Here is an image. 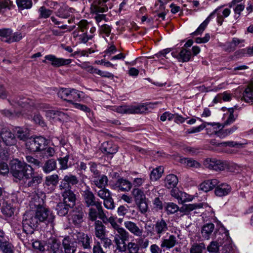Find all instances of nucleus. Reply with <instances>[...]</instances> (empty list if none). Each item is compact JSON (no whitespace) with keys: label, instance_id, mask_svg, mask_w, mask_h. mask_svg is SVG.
I'll return each instance as SVG.
<instances>
[{"label":"nucleus","instance_id":"f257e3e1","mask_svg":"<svg viewBox=\"0 0 253 253\" xmlns=\"http://www.w3.org/2000/svg\"><path fill=\"white\" fill-rule=\"evenodd\" d=\"M91 2L90 12L94 15V19L96 23L104 20L107 21L106 15L103 13L107 12L109 8L112 7L113 5L110 0H89Z\"/></svg>","mask_w":253,"mask_h":253},{"label":"nucleus","instance_id":"f03ea898","mask_svg":"<svg viewBox=\"0 0 253 253\" xmlns=\"http://www.w3.org/2000/svg\"><path fill=\"white\" fill-rule=\"evenodd\" d=\"M34 172V169L25 162H21L17 160H14L10 164V173L18 180H24Z\"/></svg>","mask_w":253,"mask_h":253},{"label":"nucleus","instance_id":"7ed1b4c3","mask_svg":"<svg viewBox=\"0 0 253 253\" xmlns=\"http://www.w3.org/2000/svg\"><path fill=\"white\" fill-rule=\"evenodd\" d=\"M202 203L186 204L184 205L180 208L175 204L171 202L168 203L166 207L167 213L171 214L175 213L178 211L181 212H189L194 210L203 208Z\"/></svg>","mask_w":253,"mask_h":253},{"label":"nucleus","instance_id":"20e7f679","mask_svg":"<svg viewBox=\"0 0 253 253\" xmlns=\"http://www.w3.org/2000/svg\"><path fill=\"white\" fill-rule=\"evenodd\" d=\"M57 94L62 99L73 104L74 101H79L81 98L80 92L74 88H61Z\"/></svg>","mask_w":253,"mask_h":253},{"label":"nucleus","instance_id":"39448f33","mask_svg":"<svg viewBox=\"0 0 253 253\" xmlns=\"http://www.w3.org/2000/svg\"><path fill=\"white\" fill-rule=\"evenodd\" d=\"M47 145L46 139L41 136L30 138L26 143V148L33 152L43 150Z\"/></svg>","mask_w":253,"mask_h":253},{"label":"nucleus","instance_id":"423d86ee","mask_svg":"<svg viewBox=\"0 0 253 253\" xmlns=\"http://www.w3.org/2000/svg\"><path fill=\"white\" fill-rule=\"evenodd\" d=\"M81 193L83 202L86 207H95L97 208L98 207H100V203L101 202L96 200V198L88 186L82 189Z\"/></svg>","mask_w":253,"mask_h":253},{"label":"nucleus","instance_id":"0eeeda50","mask_svg":"<svg viewBox=\"0 0 253 253\" xmlns=\"http://www.w3.org/2000/svg\"><path fill=\"white\" fill-rule=\"evenodd\" d=\"M204 165L206 168L215 171L230 169V164L228 162L222 161L214 158L207 159L205 161Z\"/></svg>","mask_w":253,"mask_h":253},{"label":"nucleus","instance_id":"6e6552de","mask_svg":"<svg viewBox=\"0 0 253 253\" xmlns=\"http://www.w3.org/2000/svg\"><path fill=\"white\" fill-rule=\"evenodd\" d=\"M35 213L39 222L46 224L52 223L54 219V216L49 210L43 206L38 207Z\"/></svg>","mask_w":253,"mask_h":253},{"label":"nucleus","instance_id":"1a4fd4ad","mask_svg":"<svg viewBox=\"0 0 253 253\" xmlns=\"http://www.w3.org/2000/svg\"><path fill=\"white\" fill-rule=\"evenodd\" d=\"M169 221L164 218L158 219L153 226V232L151 235H156L160 238L169 230Z\"/></svg>","mask_w":253,"mask_h":253},{"label":"nucleus","instance_id":"9d476101","mask_svg":"<svg viewBox=\"0 0 253 253\" xmlns=\"http://www.w3.org/2000/svg\"><path fill=\"white\" fill-rule=\"evenodd\" d=\"M97 217L102 220L104 223H106L105 219H107V216L103 209L101 203H100V207L94 208L93 207H90L88 210V218L90 220L97 221Z\"/></svg>","mask_w":253,"mask_h":253},{"label":"nucleus","instance_id":"9b49d317","mask_svg":"<svg viewBox=\"0 0 253 253\" xmlns=\"http://www.w3.org/2000/svg\"><path fill=\"white\" fill-rule=\"evenodd\" d=\"M38 221L36 213L26 212L23 217V227L27 229L33 228L34 230L38 226Z\"/></svg>","mask_w":253,"mask_h":253},{"label":"nucleus","instance_id":"f8f14e48","mask_svg":"<svg viewBox=\"0 0 253 253\" xmlns=\"http://www.w3.org/2000/svg\"><path fill=\"white\" fill-rule=\"evenodd\" d=\"M42 177L40 174L34 175V172L23 180V186L26 188H36L42 182Z\"/></svg>","mask_w":253,"mask_h":253},{"label":"nucleus","instance_id":"ddd939ff","mask_svg":"<svg viewBox=\"0 0 253 253\" xmlns=\"http://www.w3.org/2000/svg\"><path fill=\"white\" fill-rule=\"evenodd\" d=\"M69 220L75 225L79 226L83 222L84 211L82 206H78L74 209L70 214Z\"/></svg>","mask_w":253,"mask_h":253},{"label":"nucleus","instance_id":"4468645a","mask_svg":"<svg viewBox=\"0 0 253 253\" xmlns=\"http://www.w3.org/2000/svg\"><path fill=\"white\" fill-rule=\"evenodd\" d=\"M8 101L11 105H17L22 108H29L31 110L35 104L34 100L25 96H19L11 101L8 100Z\"/></svg>","mask_w":253,"mask_h":253},{"label":"nucleus","instance_id":"2eb2a0df","mask_svg":"<svg viewBox=\"0 0 253 253\" xmlns=\"http://www.w3.org/2000/svg\"><path fill=\"white\" fill-rule=\"evenodd\" d=\"M73 238L76 243L82 246L84 249L90 248L91 238L87 234L83 232H77L74 234Z\"/></svg>","mask_w":253,"mask_h":253},{"label":"nucleus","instance_id":"dca6fc26","mask_svg":"<svg viewBox=\"0 0 253 253\" xmlns=\"http://www.w3.org/2000/svg\"><path fill=\"white\" fill-rule=\"evenodd\" d=\"M46 253H63L62 246L55 239H50L45 244Z\"/></svg>","mask_w":253,"mask_h":253},{"label":"nucleus","instance_id":"f3484780","mask_svg":"<svg viewBox=\"0 0 253 253\" xmlns=\"http://www.w3.org/2000/svg\"><path fill=\"white\" fill-rule=\"evenodd\" d=\"M45 59L50 62L51 64L55 67H59L62 66L68 65L70 64L72 60L71 59H64L62 58H57L55 55L49 54L44 57Z\"/></svg>","mask_w":253,"mask_h":253},{"label":"nucleus","instance_id":"a211bd4d","mask_svg":"<svg viewBox=\"0 0 253 253\" xmlns=\"http://www.w3.org/2000/svg\"><path fill=\"white\" fill-rule=\"evenodd\" d=\"M0 136L6 145L12 146L16 143L15 136L10 130L3 128L0 133Z\"/></svg>","mask_w":253,"mask_h":253},{"label":"nucleus","instance_id":"6ab92c4d","mask_svg":"<svg viewBox=\"0 0 253 253\" xmlns=\"http://www.w3.org/2000/svg\"><path fill=\"white\" fill-rule=\"evenodd\" d=\"M124 226L131 234L137 237H141L143 230L142 227H139L136 223L131 221L124 222Z\"/></svg>","mask_w":253,"mask_h":253},{"label":"nucleus","instance_id":"aec40b11","mask_svg":"<svg viewBox=\"0 0 253 253\" xmlns=\"http://www.w3.org/2000/svg\"><path fill=\"white\" fill-rule=\"evenodd\" d=\"M33 228L27 229L23 227L22 232L17 234L18 237L24 243L30 244L34 240L32 235L34 234Z\"/></svg>","mask_w":253,"mask_h":253},{"label":"nucleus","instance_id":"412c9836","mask_svg":"<svg viewBox=\"0 0 253 253\" xmlns=\"http://www.w3.org/2000/svg\"><path fill=\"white\" fill-rule=\"evenodd\" d=\"M178 244V241L176 236L174 235H170L168 238H163L161 241V248L169 249L174 247Z\"/></svg>","mask_w":253,"mask_h":253},{"label":"nucleus","instance_id":"4be33fe9","mask_svg":"<svg viewBox=\"0 0 253 253\" xmlns=\"http://www.w3.org/2000/svg\"><path fill=\"white\" fill-rule=\"evenodd\" d=\"M231 191V186L224 183H218L215 187V194L218 197H223L228 195Z\"/></svg>","mask_w":253,"mask_h":253},{"label":"nucleus","instance_id":"5701e85b","mask_svg":"<svg viewBox=\"0 0 253 253\" xmlns=\"http://www.w3.org/2000/svg\"><path fill=\"white\" fill-rule=\"evenodd\" d=\"M94 235L98 239H102L106 236V227L100 220L95 221L94 224Z\"/></svg>","mask_w":253,"mask_h":253},{"label":"nucleus","instance_id":"b1692460","mask_svg":"<svg viewBox=\"0 0 253 253\" xmlns=\"http://www.w3.org/2000/svg\"><path fill=\"white\" fill-rule=\"evenodd\" d=\"M63 197V202L69 205V207H74L75 205L76 196L74 193L71 190L63 191L62 193Z\"/></svg>","mask_w":253,"mask_h":253},{"label":"nucleus","instance_id":"393cba45","mask_svg":"<svg viewBox=\"0 0 253 253\" xmlns=\"http://www.w3.org/2000/svg\"><path fill=\"white\" fill-rule=\"evenodd\" d=\"M14 247L6 238L0 239V253H14Z\"/></svg>","mask_w":253,"mask_h":253},{"label":"nucleus","instance_id":"a878e982","mask_svg":"<svg viewBox=\"0 0 253 253\" xmlns=\"http://www.w3.org/2000/svg\"><path fill=\"white\" fill-rule=\"evenodd\" d=\"M101 151L106 154H113L117 152V147L112 141L103 143L100 148Z\"/></svg>","mask_w":253,"mask_h":253},{"label":"nucleus","instance_id":"bb28decb","mask_svg":"<svg viewBox=\"0 0 253 253\" xmlns=\"http://www.w3.org/2000/svg\"><path fill=\"white\" fill-rule=\"evenodd\" d=\"M218 183L219 181L216 179L207 180L200 185V188L202 190L207 192L213 189Z\"/></svg>","mask_w":253,"mask_h":253},{"label":"nucleus","instance_id":"cd10ccee","mask_svg":"<svg viewBox=\"0 0 253 253\" xmlns=\"http://www.w3.org/2000/svg\"><path fill=\"white\" fill-rule=\"evenodd\" d=\"M178 182L177 176L172 174L167 175L164 180V185L168 189H173L176 187Z\"/></svg>","mask_w":253,"mask_h":253},{"label":"nucleus","instance_id":"c85d7f7f","mask_svg":"<svg viewBox=\"0 0 253 253\" xmlns=\"http://www.w3.org/2000/svg\"><path fill=\"white\" fill-rule=\"evenodd\" d=\"M214 229V225L212 223L205 224L202 228L201 233L204 238L206 240L210 239V236Z\"/></svg>","mask_w":253,"mask_h":253},{"label":"nucleus","instance_id":"c756f323","mask_svg":"<svg viewBox=\"0 0 253 253\" xmlns=\"http://www.w3.org/2000/svg\"><path fill=\"white\" fill-rule=\"evenodd\" d=\"M13 131L14 135L20 140H25L29 136V130L26 128L15 127Z\"/></svg>","mask_w":253,"mask_h":253},{"label":"nucleus","instance_id":"7c9ffc66","mask_svg":"<svg viewBox=\"0 0 253 253\" xmlns=\"http://www.w3.org/2000/svg\"><path fill=\"white\" fill-rule=\"evenodd\" d=\"M217 9H216L215 10H214L206 18V19L201 24V25L197 28V29L193 33H191V35L192 36H196V35H201L204 32V31L207 27L208 24H209V23L211 20V17L214 14V13L217 11Z\"/></svg>","mask_w":253,"mask_h":253},{"label":"nucleus","instance_id":"2f4dec72","mask_svg":"<svg viewBox=\"0 0 253 253\" xmlns=\"http://www.w3.org/2000/svg\"><path fill=\"white\" fill-rule=\"evenodd\" d=\"M63 246L65 253H75L76 251V247L74 243L69 240V237H66L63 240Z\"/></svg>","mask_w":253,"mask_h":253},{"label":"nucleus","instance_id":"473e14b6","mask_svg":"<svg viewBox=\"0 0 253 253\" xmlns=\"http://www.w3.org/2000/svg\"><path fill=\"white\" fill-rule=\"evenodd\" d=\"M45 116L49 119H58L59 120L64 119L66 115L58 110H46L45 111Z\"/></svg>","mask_w":253,"mask_h":253},{"label":"nucleus","instance_id":"72a5a7b5","mask_svg":"<svg viewBox=\"0 0 253 253\" xmlns=\"http://www.w3.org/2000/svg\"><path fill=\"white\" fill-rule=\"evenodd\" d=\"M115 185L122 191H128L132 186V184L129 181L123 178L119 179Z\"/></svg>","mask_w":253,"mask_h":253},{"label":"nucleus","instance_id":"f704fd0d","mask_svg":"<svg viewBox=\"0 0 253 253\" xmlns=\"http://www.w3.org/2000/svg\"><path fill=\"white\" fill-rule=\"evenodd\" d=\"M126 114L143 113L147 110V108L143 106H126Z\"/></svg>","mask_w":253,"mask_h":253},{"label":"nucleus","instance_id":"c9c22d12","mask_svg":"<svg viewBox=\"0 0 253 253\" xmlns=\"http://www.w3.org/2000/svg\"><path fill=\"white\" fill-rule=\"evenodd\" d=\"M72 208L73 207H69V205L67 204H65L64 202H60L57 204L56 210L59 215L63 216L67 215L69 210Z\"/></svg>","mask_w":253,"mask_h":253},{"label":"nucleus","instance_id":"e433bc0d","mask_svg":"<svg viewBox=\"0 0 253 253\" xmlns=\"http://www.w3.org/2000/svg\"><path fill=\"white\" fill-rule=\"evenodd\" d=\"M42 168L44 172L48 173L56 169V161L53 159H49L45 162Z\"/></svg>","mask_w":253,"mask_h":253},{"label":"nucleus","instance_id":"4c0bfd02","mask_svg":"<svg viewBox=\"0 0 253 253\" xmlns=\"http://www.w3.org/2000/svg\"><path fill=\"white\" fill-rule=\"evenodd\" d=\"M191 52L190 50L185 48H182L181 51L177 56L179 61L185 62L190 60L191 57Z\"/></svg>","mask_w":253,"mask_h":253},{"label":"nucleus","instance_id":"58836bf2","mask_svg":"<svg viewBox=\"0 0 253 253\" xmlns=\"http://www.w3.org/2000/svg\"><path fill=\"white\" fill-rule=\"evenodd\" d=\"M132 193L136 203L146 199L143 191L140 189H133Z\"/></svg>","mask_w":253,"mask_h":253},{"label":"nucleus","instance_id":"ea45409f","mask_svg":"<svg viewBox=\"0 0 253 253\" xmlns=\"http://www.w3.org/2000/svg\"><path fill=\"white\" fill-rule=\"evenodd\" d=\"M205 249L206 246L204 243H194L190 249V253H203Z\"/></svg>","mask_w":253,"mask_h":253},{"label":"nucleus","instance_id":"a19ab883","mask_svg":"<svg viewBox=\"0 0 253 253\" xmlns=\"http://www.w3.org/2000/svg\"><path fill=\"white\" fill-rule=\"evenodd\" d=\"M93 182L97 187L99 188H103L107 184L108 178L105 175H98V177H95Z\"/></svg>","mask_w":253,"mask_h":253},{"label":"nucleus","instance_id":"79ce46f5","mask_svg":"<svg viewBox=\"0 0 253 253\" xmlns=\"http://www.w3.org/2000/svg\"><path fill=\"white\" fill-rule=\"evenodd\" d=\"M0 113L3 116L8 118L10 119H13L19 117L22 115V112L14 111V112L8 109H3L0 111Z\"/></svg>","mask_w":253,"mask_h":253},{"label":"nucleus","instance_id":"37998d69","mask_svg":"<svg viewBox=\"0 0 253 253\" xmlns=\"http://www.w3.org/2000/svg\"><path fill=\"white\" fill-rule=\"evenodd\" d=\"M101 22L97 23L99 27V33L100 35L104 34L106 36L108 37L111 33L112 27L111 26L107 24H101Z\"/></svg>","mask_w":253,"mask_h":253},{"label":"nucleus","instance_id":"c03bdc74","mask_svg":"<svg viewBox=\"0 0 253 253\" xmlns=\"http://www.w3.org/2000/svg\"><path fill=\"white\" fill-rule=\"evenodd\" d=\"M242 99L246 102H253V89L248 87L243 92Z\"/></svg>","mask_w":253,"mask_h":253},{"label":"nucleus","instance_id":"a18cd8bd","mask_svg":"<svg viewBox=\"0 0 253 253\" xmlns=\"http://www.w3.org/2000/svg\"><path fill=\"white\" fill-rule=\"evenodd\" d=\"M115 230L117 232L115 236H117L119 238H121L123 240H128L129 238V233L124 228L119 226Z\"/></svg>","mask_w":253,"mask_h":253},{"label":"nucleus","instance_id":"49530a36","mask_svg":"<svg viewBox=\"0 0 253 253\" xmlns=\"http://www.w3.org/2000/svg\"><path fill=\"white\" fill-rule=\"evenodd\" d=\"M24 37V35L22 33L19 32H16L14 33H12V35L6 40L5 42L7 43H11L14 42H17L20 41Z\"/></svg>","mask_w":253,"mask_h":253},{"label":"nucleus","instance_id":"de8ad7c7","mask_svg":"<svg viewBox=\"0 0 253 253\" xmlns=\"http://www.w3.org/2000/svg\"><path fill=\"white\" fill-rule=\"evenodd\" d=\"M58 182V176L57 174H53L46 176L45 183L47 186H56Z\"/></svg>","mask_w":253,"mask_h":253},{"label":"nucleus","instance_id":"09e8293b","mask_svg":"<svg viewBox=\"0 0 253 253\" xmlns=\"http://www.w3.org/2000/svg\"><path fill=\"white\" fill-rule=\"evenodd\" d=\"M39 12L40 13L39 18L46 19L50 16L52 13V11L42 6L39 9Z\"/></svg>","mask_w":253,"mask_h":253},{"label":"nucleus","instance_id":"8fccbe9b","mask_svg":"<svg viewBox=\"0 0 253 253\" xmlns=\"http://www.w3.org/2000/svg\"><path fill=\"white\" fill-rule=\"evenodd\" d=\"M16 3L21 9H30L32 6L31 0H16Z\"/></svg>","mask_w":253,"mask_h":253},{"label":"nucleus","instance_id":"3c124183","mask_svg":"<svg viewBox=\"0 0 253 253\" xmlns=\"http://www.w3.org/2000/svg\"><path fill=\"white\" fill-rule=\"evenodd\" d=\"M181 163L185 164L187 167L191 168H199L200 164L192 159L184 158L181 159Z\"/></svg>","mask_w":253,"mask_h":253},{"label":"nucleus","instance_id":"603ef678","mask_svg":"<svg viewBox=\"0 0 253 253\" xmlns=\"http://www.w3.org/2000/svg\"><path fill=\"white\" fill-rule=\"evenodd\" d=\"M220 245L217 241H211L208 246L207 251L210 253H218Z\"/></svg>","mask_w":253,"mask_h":253},{"label":"nucleus","instance_id":"864d4df0","mask_svg":"<svg viewBox=\"0 0 253 253\" xmlns=\"http://www.w3.org/2000/svg\"><path fill=\"white\" fill-rule=\"evenodd\" d=\"M97 192V196L101 199L104 200V199H106L111 196V193L108 189L105 188V187L101 188Z\"/></svg>","mask_w":253,"mask_h":253},{"label":"nucleus","instance_id":"5fc2aeb1","mask_svg":"<svg viewBox=\"0 0 253 253\" xmlns=\"http://www.w3.org/2000/svg\"><path fill=\"white\" fill-rule=\"evenodd\" d=\"M26 160L28 163L32 165L35 167L40 168L42 166V163L40 161L31 156H26Z\"/></svg>","mask_w":253,"mask_h":253},{"label":"nucleus","instance_id":"6e6d98bb","mask_svg":"<svg viewBox=\"0 0 253 253\" xmlns=\"http://www.w3.org/2000/svg\"><path fill=\"white\" fill-rule=\"evenodd\" d=\"M205 124H206L207 126H212V130L210 131V132L209 131V130L210 129L211 127H206V130L207 131V133L210 135H211L212 134H215V132H214V130H218V129H219L221 126H222V125H221L219 123H211L205 122Z\"/></svg>","mask_w":253,"mask_h":253},{"label":"nucleus","instance_id":"4d7b16f0","mask_svg":"<svg viewBox=\"0 0 253 253\" xmlns=\"http://www.w3.org/2000/svg\"><path fill=\"white\" fill-rule=\"evenodd\" d=\"M162 172L163 170L161 168L154 169L150 174L151 179L155 181L158 180L161 177Z\"/></svg>","mask_w":253,"mask_h":253},{"label":"nucleus","instance_id":"13d9d810","mask_svg":"<svg viewBox=\"0 0 253 253\" xmlns=\"http://www.w3.org/2000/svg\"><path fill=\"white\" fill-rule=\"evenodd\" d=\"M126 249L128 250L129 253H140L138 252L139 247L138 243L132 242H129L127 245Z\"/></svg>","mask_w":253,"mask_h":253},{"label":"nucleus","instance_id":"bf43d9fd","mask_svg":"<svg viewBox=\"0 0 253 253\" xmlns=\"http://www.w3.org/2000/svg\"><path fill=\"white\" fill-rule=\"evenodd\" d=\"M14 211L11 205L8 204L4 206L1 209L2 213L8 217L11 216L14 214Z\"/></svg>","mask_w":253,"mask_h":253},{"label":"nucleus","instance_id":"052dcab7","mask_svg":"<svg viewBox=\"0 0 253 253\" xmlns=\"http://www.w3.org/2000/svg\"><path fill=\"white\" fill-rule=\"evenodd\" d=\"M79 41L80 43H86L89 40L93 38V35H87V32L83 33L78 36Z\"/></svg>","mask_w":253,"mask_h":253},{"label":"nucleus","instance_id":"680f3d73","mask_svg":"<svg viewBox=\"0 0 253 253\" xmlns=\"http://www.w3.org/2000/svg\"><path fill=\"white\" fill-rule=\"evenodd\" d=\"M104 207L108 210H113L115 208V204L112 197H110L103 200Z\"/></svg>","mask_w":253,"mask_h":253},{"label":"nucleus","instance_id":"e2e57ef3","mask_svg":"<svg viewBox=\"0 0 253 253\" xmlns=\"http://www.w3.org/2000/svg\"><path fill=\"white\" fill-rule=\"evenodd\" d=\"M105 250H109L113 246V243L111 239L106 236L102 237V239H99Z\"/></svg>","mask_w":253,"mask_h":253},{"label":"nucleus","instance_id":"0e129e2a","mask_svg":"<svg viewBox=\"0 0 253 253\" xmlns=\"http://www.w3.org/2000/svg\"><path fill=\"white\" fill-rule=\"evenodd\" d=\"M58 160L60 166V169H66L68 168V162L69 156L68 155L63 158H59L58 159Z\"/></svg>","mask_w":253,"mask_h":253},{"label":"nucleus","instance_id":"69168bd1","mask_svg":"<svg viewBox=\"0 0 253 253\" xmlns=\"http://www.w3.org/2000/svg\"><path fill=\"white\" fill-rule=\"evenodd\" d=\"M65 181H67L70 185H75L78 183L77 177L72 174L66 175L64 177Z\"/></svg>","mask_w":253,"mask_h":253},{"label":"nucleus","instance_id":"338daca9","mask_svg":"<svg viewBox=\"0 0 253 253\" xmlns=\"http://www.w3.org/2000/svg\"><path fill=\"white\" fill-rule=\"evenodd\" d=\"M80 31L82 33L87 32L86 30L88 27L89 23L86 20H81L77 24Z\"/></svg>","mask_w":253,"mask_h":253},{"label":"nucleus","instance_id":"774afa93","mask_svg":"<svg viewBox=\"0 0 253 253\" xmlns=\"http://www.w3.org/2000/svg\"><path fill=\"white\" fill-rule=\"evenodd\" d=\"M139 207L140 211L141 213H144L147 211L148 209V204L146 202V199L136 203Z\"/></svg>","mask_w":253,"mask_h":253}]
</instances>
